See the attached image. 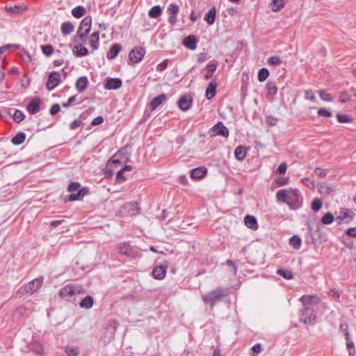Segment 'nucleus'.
I'll return each instance as SVG.
<instances>
[{
    "mask_svg": "<svg viewBox=\"0 0 356 356\" xmlns=\"http://www.w3.org/2000/svg\"><path fill=\"white\" fill-rule=\"evenodd\" d=\"M25 118V115L24 114L19 110H16L14 113V115H13V119L14 120L17 122V123H19L21 122Z\"/></svg>",
    "mask_w": 356,
    "mask_h": 356,
    "instance_id": "51",
    "label": "nucleus"
},
{
    "mask_svg": "<svg viewBox=\"0 0 356 356\" xmlns=\"http://www.w3.org/2000/svg\"><path fill=\"white\" fill-rule=\"evenodd\" d=\"M29 350L35 354L41 355L43 352V346L40 342L34 341L29 344Z\"/></svg>",
    "mask_w": 356,
    "mask_h": 356,
    "instance_id": "28",
    "label": "nucleus"
},
{
    "mask_svg": "<svg viewBox=\"0 0 356 356\" xmlns=\"http://www.w3.org/2000/svg\"><path fill=\"white\" fill-rule=\"evenodd\" d=\"M43 281L44 278L42 277H40L31 280L26 284L21 286L17 291V295L22 297L28 293L33 294L42 287Z\"/></svg>",
    "mask_w": 356,
    "mask_h": 356,
    "instance_id": "5",
    "label": "nucleus"
},
{
    "mask_svg": "<svg viewBox=\"0 0 356 356\" xmlns=\"http://www.w3.org/2000/svg\"><path fill=\"white\" fill-rule=\"evenodd\" d=\"M145 54V50L143 47H136L129 52V60L134 63H138L143 60Z\"/></svg>",
    "mask_w": 356,
    "mask_h": 356,
    "instance_id": "11",
    "label": "nucleus"
},
{
    "mask_svg": "<svg viewBox=\"0 0 356 356\" xmlns=\"http://www.w3.org/2000/svg\"><path fill=\"white\" fill-rule=\"evenodd\" d=\"M319 96L325 102H332L333 99L332 96L325 90L320 91Z\"/></svg>",
    "mask_w": 356,
    "mask_h": 356,
    "instance_id": "53",
    "label": "nucleus"
},
{
    "mask_svg": "<svg viewBox=\"0 0 356 356\" xmlns=\"http://www.w3.org/2000/svg\"><path fill=\"white\" fill-rule=\"evenodd\" d=\"M289 244L295 250H299L301 247L302 239L298 235H293L289 240Z\"/></svg>",
    "mask_w": 356,
    "mask_h": 356,
    "instance_id": "35",
    "label": "nucleus"
},
{
    "mask_svg": "<svg viewBox=\"0 0 356 356\" xmlns=\"http://www.w3.org/2000/svg\"><path fill=\"white\" fill-rule=\"evenodd\" d=\"M73 53L76 56H85L88 54V50L81 44L75 45L73 48Z\"/></svg>",
    "mask_w": 356,
    "mask_h": 356,
    "instance_id": "31",
    "label": "nucleus"
},
{
    "mask_svg": "<svg viewBox=\"0 0 356 356\" xmlns=\"http://www.w3.org/2000/svg\"><path fill=\"white\" fill-rule=\"evenodd\" d=\"M60 110V106L58 104H54L50 108V113L52 115L57 114Z\"/></svg>",
    "mask_w": 356,
    "mask_h": 356,
    "instance_id": "61",
    "label": "nucleus"
},
{
    "mask_svg": "<svg viewBox=\"0 0 356 356\" xmlns=\"http://www.w3.org/2000/svg\"><path fill=\"white\" fill-rule=\"evenodd\" d=\"M318 115L321 117L327 118L332 116V112L324 107L320 108L318 109Z\"/></svg>",
    "mask_w": 356,
    "mask_h": 356,
    "instance_id": "50",
    "label": "nucleus"
},
{
    "mask_svg": "<svg viewBox=\"0 0 356 356\" xmlns=\"http://www.w3.org/2000/svg\"><path fill=\"white\" fill-rule=\"evenodd\" d=\"M88 85V78L86 76H81L76 80L75 87L79 92H82L87 88Z\"/></svg>",
    "mask_w": 356,
    "mask_h": 356,
    "instance_id": "21",
    "label": "nucleus"
},
{
    "mask_svg": "<svg viewBox=\"0 0 356 356\" xmlns=\"http://www.w3.org/2000/svg\"><path fill=\"white\" fill-rule=\"evenodd\" d=\"M322 206H323V203L320 199L316 198L312 201V209L314 211H319L322 208Z\"/></svg>",
    "mask_w": 356,
    "mask_h": 356,
    "instance_id": "52",
    "label": "nucleus"
},
{
    "mask_svg": "<svg viewBox=\"0 0 356 356\" xmlns=\"http://www.w3.org/2000/svg\"><path fill=\"white\" fill-rule=\"evenodd\" d=\"M197 40L194 35H189L184 40V45L191 50H195L197 47Z\"/></svg>",
    "mask_w": 356,
    "mask_h": 356,
    "instance_id": "18",
    "label": "nucleus"
},
{
    "mask_svg": "<svg viewBox=\"0 0 356 356\" xmlns=\"http://www.w3.org/2000/svg\"><path fill=\"white\" fill-rule=\"evenodd\" d=\"M350 100V96L346 92H342L339 96V102L346 103Z\"/></svg>",
    "mask_w": 356,
    "mask_h": 356,
    "instance_id": "60",
    "label": "nucleus"
},
{
    "mask_svg": "<svg viewBox=\"0 0 356 356\" xmlns=\"http://www.w3.org/2000/svg\"><path fill=\"white\" fill-rule=\"evenodd\" d=\"M192 102L193 100L190 96L182 95L178 101V106L181 110L186 111L191 108Z\"/></svg>",
    "mask_w": 356,
    "mask_h": 356,
    "instance_id": "14",
    "label": "nucleus"
},
{
    "mask_svg": "<svg viewBox=\"0 0 356 356\" xmlns=\"http://www.w3.org/2000/svg\"><path fill=\"white\" fill-rule=\"evenodd\" d=\"M74 25L70 22L63 23L60 26L62 33L65 35L70 34L74 31Z\"/></svg>",
    "mask_w": 356,
    "mask_h": 356,
    "instance_id": "33",
    "label": "nucleus"
},
{
    "mask_svg": "<svg viewBox=\"0 0 356 356\" xmlns=\"http://www.w3.org/2000/svg\"><path fill=\"white\" fill-rule=\"evenodd\" d=\"M245 225L252 229H258V223L255 217L252 216H246L244 218Z\"/></svg>",
    "mask_w": 356,
    "mask_h": 356,
    "instance_id": "27",
    "label": "nucleus"
},
{
    "mask_svg": "<svg viewBox=\"0 0 356 356\" xmlns=\"http://www.w3.org/2000/svg\"><path fill=\"white\" fill-rule=\"evenodd\" d=\"M276 197L278 202L286 203L292 209L301 207V195L298 189H281L277 192Z\"/></svg>",
    "mask_w": 356,
    "mask_h": 356,
    "instance_id": "1",
    "label": "nucleus"
},
{
    "mask_svg": "<svg viewBox=\"0 0 356 356\" xmlns=\"http://www.w3.org/2000/svg\"><path fill=\"white\" fill-rule=\"evenodd\" d=\"M65 352L68 356H78V355L79 354V348L76 347H67Z\"/></svg>",
    "mask_w": 356,
    "mask_h": 356,
    "instance_id": "54",
    "label": "nucleus"
},
{
    "mask_svg": "<svg viewBox=\"0 0 356 356\" xmlns=\"http://www.w3.org/2000/svg\"><path fill=\"white\" fill-rule=\"evenodd\" d=\"M119 324L117 321L115 320H111L108 322L107 330L111 329V337L114 338L115 332L118 327Z\"/></svg>",
    "mask_w": 356,
    "mask_h": 356,
    "instance_id": "46",
    "label": "nucleus"
},
{
    "mask_svg": "<svg viewBox=\"0 0 356 356\" xmlns=\"http://www.w3.org/2000/svg\"><path fill=\"white\" fill-rule=\"evenodd\" d=\"M86 12V8L83 6H78L72 9V14L74 17L80 18L85 15Z\"/></svg>",
    "mask_w": 356,
    "mask_h": 356,
    "instance_id": "39",
    "label": "nucleus"
},
{
    "mask_svg": "<svg viewBox=\"0 0 356 356\" xmlns=\"http://www.w3.org/2000/svg\"><path fill=\"white\" fill-rule=\"evenodd\" d=\"M261 346L260 343H257L252 347V356H257L261 351Z\"/></svg>",
    "mask_w": 356,
    "mask_h": 356,
    "instance_id": "58",
    "label": "nucleus"
},
{
    "mask_svg": "<svg viewBox=\"0 0 356 356\" xmlns=\"http://www.w3.org/2000/svg\"><path fill=\"white\" fill-rule=\"evenodd\" d=\"M266 88L267 90V95L273 97L277 92V87L275 82L269 81L266 83Z\"/></svg>",
    "mask_w": 356,
    "mask_h": 356,
    "instance_id": "32",
    "label": "nucleus"
},
{
    "mask_svg": "<svg viewBox=\"0 0 356 356\" xmlns=\"http://www.w3.org/2000/svg\"><path fill=\"white\" fill-rule=\"evenodd\" d=\"M334 221V216L331 213H326L321 218V222L324 225H330Z\"/></svg>",
    "mask_w": 356,
    "mask_h": 356,
    "instance_id": "47",
    "label": "nucleus"
},
{
    "mask_svg": "<svg viewBox=\"0 0 356 356\" xmlns=\"http://www.w3.org/2000/svg\"><path fill=\"white\" fill-rule=\"evenodd\" d=\"M167 267L163 266H158L154 268L152 270V275L156 280H161L166 275Z\"/></svg>",
    "mask_w": 356,
    "mask_h": 356,
    "instance_id": "19",
    "label": "nucleus"
},
{
    "mask_svg": "<svg viewBox=\"0 0 356 356\" xmlns=\"http://www.w3.org/2000/svg\"><path fill=\"white\" fill-rule=\"evenodd\" d=\"M337 118L338 122L340 123H350L353 122V118L346 114L339 113L337 115Z\"/></svg>",
    "mask_w": 356,
    "mask_h": 356,
    "instance_id": "45",
    "label": "nucleus"
},
{
    "mask_svg": "<svg viewBox=\"0 0 356 356\" xmlns=\"http://www.w3.org/2000/svg\"><path fill=\"white\" fill-rule=\"evenodd\" d=\"M99 32L95 31L92 33L89 38H88V43L90 45V47L92 48L93 50H97L99 47Z\"/></svg>",
    "mask_w": 356,
    "mask_h": 356,
    "instance_id": "25",
    "label": "nucleus"
},
{
    "mask_svg": "<svg viewBox=\"0 0 356 356\" xmlns=\"http://www.w3.org/2000/svg\"><path fill=\"white\" fill-rule=\"evenodd\" d=\"M168 60L165 59L164 60H163L161 63H159L156 66V70L159 72H162V71L165 70L168 67Z\"/></svg>",
    "mask_w": 356,
    "mask_h": 356,
    "instance_id": "57",
    "label": "nucleus"
},
{
    "mask_svg": "<svg viewBox=\"0 0 356 356\" xmlns=\"http://www.w3.org/2000/svg\"><path fill=\"white\" fill-rule=\"evenodd\" d=\"M269 76V72L266 68H261L259 70L258 72V81L260 82H263L267 79Z\"/></svg>",
    "mask_w": 356,
    "mask_h": 356,
    "instance_id": "42",
    "label": "nucleus"
},
{
    "mask_svg": "<svg viewBox=\"0 0 356 356\" xmlns=\"http://www.w3.org/2000/svg\"><path fill=\"white\" fill-rule=\"evenodd\" d=\"M124 174V171L123 170H120L117 174H116V177H115V181L116 182L119 183V184H122L123 183L124 181H126V177L123 175Z\"/></svg>",
    "mask_w": 356,
    "mask_h": 356,
    "instance_id": "55",
    "label": "nucleus"
},
{
    "mask_svg": "<svg viewBox=\"0 0 356 356\" xmlns=\"http://www.w3.org/2000/svg\"><path fill=\"white\" fill-rule=\"evenodd\" d=\"M104 122V118L102 116H97L95 118H94L91 122V124L92 126H97L102 124Z\"/></svg>",
    "mask_w": 356,
    "mask_h": 356,
    "instance_id": "63",
    "label": "nucleus"
},
{
    "mask_svg": "<svg viewBox=\"0 0 356 356\" xmlns=\"http://www.w3.org/2000/svg\"><path fill=\"white\" fill-rule=\"evenodd\" d=\"M305 97L306 99H309L312 102L316 101V97L312 90L309 89L305 92Z\"/></svg>",
    "mask_w": 356,
    "mask_h": 356,
    "instance_id": "56",
    "label": "nucleus"
},
{
    "mask_svg": "<svg viewBox=\"0 0 356 356\" xmlns=\"http://www.w3.org/2000/svg\"><path fill=\"white\" fill-rule=\"evenodd\" d=\"M346 233L349 236L356 238V227H351L348 229Z\"/></svg>",
    "mask_w": 356,
    "mask_h": 356,
    "instance_id": "64",
    "label": "nucleus"
},
{
    "mask_svg": "<svg viewBox=\"0 0 356 356\" xmlns=\"http://www.w3.org/2000/svg\"><path fill=\"white\" fill-rule=\"evenodd\" d=\"M207 170L204 167H199L191 171V177L193 179H200L205 177Z\"/></svg>",
    "mask_w": 356,
    "mask_h": 356,
    "instance_id": "17",
    "label": "nucleus"
},
{
    "mask_svg": "<svg viewBox=\"0 0 356 356\" xmlns=\"http://www.w3.org/2000/svg\"><path fill=\"white\" fill-rule=\"evenodd\" d=\"M26 139V134L24 132L17 133L11 139V143L15 145H19L24 142Z\"/></svg>",
    "mask_w": 356,
    "mask_h": 356,
    "instance_id": "34",
    "label": "nucleus"
},
{
    "mask_svg": "<svg viewBox=\"0 0 356 356\" xmlns=\"http://www.w3.org/2000/svg\"><path fill=\"white\" fill-rule=\"evenodd\" d=\"M60 83V74L58 72H52L49 74L47 81V89L49 91L54 90Z\"/></svg>",
    "mask_w": 356,
    "mask_h": 356,
    "instance_id": "10",
    "label": "nucleus"
},
{
    "mask_svg": "<svg viewBox=\"0 0 356 356\" xmlns=\"http://www.w3.org/2000/svg\"><path fill=\"white\" fill-rule=\"evenodd\" d=\"M314 172L320 177H324L327 175L326 170L321 168H316Z\"/></svg>",
    "mask_w": 356,
    "mask_h": 356,
    "instance_id": "62",
    "label": "nucleus"
},
{
    "mask_svg": "<svg viewBox=\"0 0 356 356\" xmlns=\"http://www.w3.org/2000/svg\"><path fill=\"white\" fill-rule=\"evenodd\" d=\"M94 304V300L92 296H86L79 303V306L83 309H90Z\"/></svg>",
    "mask_w": 356,
    "mask_h": 356,
    "instance_id": "30",
    "label": "nucleus"
},
{
    "mask_svg": "<svg viewBox=\"0 0 356 356\" xmlns=\"http://www.w3.org/2000/svg\"><path fill=\"white\" fill-rule=\"evenodd\" d=\"M82 124V121L79 119L74 120L70 124V129L71 130H75Z\"/></svg>",
    "mask_w": 356,
    "mask_h": 356,
    "instance_id": "59",
    "label": "nucleus"
},
{
    "mask_svg": "<svg viewBox=\"0 0 356 356\" xmlns=\"http://www.w3.org/2000/svg\"><path fill=\"white\" fill-rule=\"evenodd\" d=\"M166 99V96L165 94H161L152 99L149 103V107L151 110L156 109L158 106H159Z\"/></svg>",
    "mask_w": 356,
    "mask_h": 356,
    "instance_id": "26",
    "label": "nucleus"
},
{
    "mask_svg": "<svg viewBox=\"0 0 356 356\" xmlns=\"http://www.w3.org/2000/svg\"><path fill=\"white\" fill-rule=\"evenodd\" d=\"M277 273L286 280H291L293 276V273L291 270L283 268L278 269L277 270Z\"/></svg>",
    "mask_w": 356,
    "mask_h": 356,
    "instance_id": "44",
    "label": "nucleus"
},
{
    "mask_svg": "<svg viewBox=\"0 0 356 356\" xmlns=\"http://www.w3.org/2000/svg\"><path fill=\"white\" fill-rule=\"evenodd\" d=\"M334 191V188L332 185L323 184L320 186L319 192L321 193H325L326 195H330Z\"/></svg>",
    "mask_w": 356,
    "mask_h": 356,
    "instance_id": "43",
    "label": "nucleus"
},
{
    "mask_svg": "<svg viewBox=\"0 0 356 356\" xmlns=\"http://www.w3.org/2000/svg\"><path fill=\"white\" fill-rule=\"evenodd\" d=\"M162 13V9L159 6H153L148 13L149 17L151 18H158Z\"/></svg>",
    "mask_w": 356,
    "mask_h": 356,
    "instance_id": "38",
    "label": "nucleus"
},
{
    "mask_svg": "<svg viewBox=\"0 0 356 356\" xmlns=\"http://www.w3.org/2000/svg\"><path fill=\"white\" fill-rule=\"evenodd\" d=\"M209 134L211 136H221L227 138L229 131L223 122H219L209 130Z\"/></svg>",
    "mask_w": 356,
    "mask_h": 356,
    "instance_id": "8",
    "label": "nucleus"
},
{
    "mask_svg": "<svg viewBox=\"0 0 356 356\" xmlns=\"http://www.w3.org/2000/svg\"><path fill=\"white\" fill-rule=\"evenodd\" d=\"M217 65L214 63H209L206 66L207 73L204 75V79L208 80L212 77L213 72L216 70Z\"/></svg>",
    "mask_w": 356,
    "mask_h": 356,
    "instance_id": "37",
    "label": "nucleus"
},
{
    "mask_svg": "<svg viewBox=\"0 0 356 356\" xmlns=\"http://www.w3.org/2000/svg\"><path fill=\"white\" fill-rule=\"evenodd\" d=\"M247 155V149L245 146L239 145L234 150V156L236 160L242 161Z\"/></svg>",
    "mask_w": 356,
    "mask_h": 356,
    "instance_id": "24",
    "label": "nucleus"
},
{
    "mask_svg": "<svg viewBox=\"0 0 356 356\" xmlns=\"http://www.w3.org/2000/svg\"><path fill=\"white\" fill-rule=\"evenodd\" d=\"M217 83L216 79L212 80L206 89L205 96L208 99L213 98L216 92Z\"/></svg>",
    "mask_w": 356,
    "mask_h": 356,
    "instance_id": "22",
    "label": "nucleus"
},
{
    "mask_svg": "<svg viewBox=\"0 0 356 356\" xmlns=\"http://www.w3.org/2000/svg\"><path fill=\"white\" fill-rule=\"evenodd\" d=\"M92 18L90 16L85 17L81 22L76 35V41L85 43L90 31Z\"/></svg>",
    "mask_w": 356,
    "mask_h": 356,
    "instance_id": "7",
    "label": "nucleus"
},
{
    "mask_svg": "<svg viewBox=\"0 0 356 356\" xmlns=\"http://www.w3.org/2000/svg\"><path fill=\"white\" fill-rule=\"evenodd\" d=\"M121 49H122V47L120 44H118V43L113 44L111 47L108 51L107 52L106 57L110 60L115 58L118 55V54L120 53Z\"/></svg>",
    "mask_w": 356,
    "mask_h": 356,
    "instance_id": "23",
    "label": "nucleus"
},
{
    "mask_svg": "<svg viewBox=\"0 0 356 356\" xmlns=\"http://www.w3.org/2000/svg\"><path fill=\"white\" fill-rule=\"evenodd\" d=\"M83 291V289L67 284L60 289L59 296L62 298H70L76 294L82 293Z\"/></svg>",
    "mask_w": 356,
    "mask_h": 356,
    "instance_id": "9",
    "label": "nucleus"
},
{
    "mask_svg": "<svg viewBox=\"0 0 356 356\" xmlns=\"http://www.w3.org/2000/svg\"><path fill=\"white\" fill-rule=\"evenodd\" d=\"M67 191L70 194L65 197V202L81 200L88 193V189L86 187L81 188V184L76 181H72L68 185Z\"/></svg>",
    "mask_w": 356,
    "mask_h": 356,
    "instance_id": "3",
    "label": "nucleus"
},
{
    "mask_svg": "<svg viewBox=\"0 0 356 356\" xmlns=\"http://www.w3.org/2000/svg\"><path fill=\"white\" fill-rule=\"evenodd\" d=\"M284 6V0H272L270 3L271 10L274 12L280 11Z\"/></svg>",
    "mask_w": 356,
    "mask_h": 356,
    "instance_id": "36",
    "label": "nucleus"
},
{
    "mask_svg": "<svg viewBox=\"0 0 356 356\" xmlns=\"http://www.w3.org/2000/svg\"><path fill=\"white\" fill-rule=\"evenodd\" d=\"M314 298H316V296L304 295L300 298V301L305 306L304 309L301 311L300 321H303L305 324H313L316 319V313L314 308L307 306V305L311 303V300Z\"/></svg>",
    "mask_w": 356,
    "mask_h": 356,
    "instance_id": "2",
    "label": "nucleus"
},
{
    "mask_svg": "<svg viewBox=\"0 0 356 356\" xmlns=\"http://www.w3.org/2000/svg\"><path fill=\"white\" fill-rule=\"evenodd\" d=\"M118 252L121 255L134 259L140 257V249L130 242H122L118 245Z\"/></svg>",
    "mask_w": 356,
    "mask_h": 356,
    "instance_id": "6",
    "label": "nucleus"
},
{
    "mask_svg": "<svg viewBox=\"0 0 356 356\" xmlns=\"http://www.w3.org/2000/svg\"><path fill=\"white\" fill-rule=\"evenodd\" d=\"M179 10V6L175 3H170L167 8V13L169 14L168 22L172 26H174L177 22V15Z\"/></svg>",
    "mask_w": 356,
    "mask_h": 356,
    "instance_id": "12",
    "label": "nucleus"
},
{
    "mask_svg": "<svg viewBox=\"0 0 356 356\" xmlns=\"http://www.w3.org/2000/svg\"><path fill=\"white\" fill-rule=\"evenodd\" d=\"M227 290L222 288H217L213 291L207 293L203 298V302L213 307L216 304L222 300L227 296Z\"/></svg>",
    "mask_w": 356,
    "mask_h": 356,
    "instance_id": "4",
    "label": "nucleus"
},
{
    "mask_svg": "<svg viewBox=\"0 0 356 356\" xmlns=\"http://www.w3.org/2000/svg\"><path fill=\"white\" fill-rule=\"evenodd\" d=\"M123 207L128 210V213L130 216H136L140 213V207L136 202H131L126 203Z\"/></svg>",
    "mask_w": 356,
    "mask_h": 356,
    "instance_id": "20",
    "label": "nucleus"
},
{
    "mask_svg": "<svg viewBox=\"0 0 356 356\" xmlns=\"http://www.w3.org/2000/svg\"><path fill=\"white\" fill-rule=\"evenodd\" d=\"M267 62H268V64L270 65L278 66L281 64L282 60L279 56H273L268 58Z\"/></svg>",
    "mask_w": 356,
    "mask_h": 356,
    "instance_id": "49",
    "label": "nucleus"
},
{
    "mask_svg": "<svg viewBox=\"0 0 356 356\" xmlns=\"http://www.w3.org/2000/svg\"><path fill=\"white\" fill-rule=\"evenodd\" d=\"M353 216L354 213L350 209L342 208L339 211L337 219L349 222L353 220Z\"/></svg>",
    "mask_w": 356,
    "mask_h": 356,
    "instance_id": "16",
    "label": "nucleus"
},
{
    "mask_svg": "<svg viewBox=\"0 0 356 356\" xmlns=\"http://www.w3.org/2000/svg\"><path fill=\"white\" fill-rule=\"evenodd\" d=\"M216 15V10L215 7L211 8L204 16V20L209 24L211 25L214 23Z\"/></svg>",
    "mask_w": 356,
    "mask_h": 356,
    "instance_id": "29",
    "label": "nucleus"
},
{
    "mask_svg": "<svg viewBox=\"0 0 356 356\" xmlns=\"http://www.w3.org/2000/svg\"><path fill=\"white\" fill-rule=\"evenodd\" d=\"M346 346L349 352L350 355H353L355 353V348L354 342L350 339V334H346Z\"/></svg>",
    "mask_w": 356,
    "mask_h": 356,
    "instance_id": "41",
    "label": "nucleus"
},
{
    "mask_svg": "<svg viewBox=\"0 0 356 356\" xmlns=\"http://www.w3.org/2000/svg\"><path fill=\"white\" fill-rule=\"evenodd\" d=\"M41 99L38 97H35L27 105L26 109L30 114L34 115L40 111Z\"/></svg>",
    "mask_w": 356,
    "mask_h": 356,
    "instance_id": "13",
    "label": "nucleus"
},
{
    "mask_svg": "<svg viewBox=\"0 0 356 356\" xmlns=\"http://www.w3.org/2000/svg\"><path fill=\"white\" fill-rule=\"evenodd\" d=\"M6 10L8 12L18 14L22 13L26 10V7L21 5H15L14 6H6Z\"/></svg>",
    "mask_w": 356,
    "mask_h": 356,
    "instance_id": "40",
    "label": "nucleus"
},
{
    "mask_svg": "<svg viewBox=\"0 0 356 356\" xmlns=\"http://www.w3.org/2000/svg\"><path fill=\"white\" fill-rule=\"evenodd\" d=\"M41 49L47 56H50L54 53V47L51 44L42 45Z\"/></svg>",
    "mask_w": 356,
    "mask_h": 356,
    "instance_id": "48",
    "label": "nucleus"
},
{
    "mask_svg": "<svg viewBox=\"0 0 356 356\" xmlns=\"http://www.w3.org/2000/svg\"><path fill=\"white\" fill-rule=\"evenodd\" d=\"M122 81L118 78H108L106 80L104 88L106 90H116L122 86Z\"/></svg>",
    "mask_w": 356,
    "mask_h": 356,
    "instance_id": "15",
    "label": "nucleus"
}]
</instances>
